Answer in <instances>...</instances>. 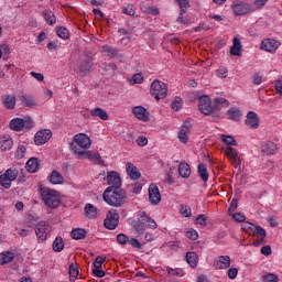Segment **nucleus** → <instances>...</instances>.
Wrapping results in <instances>:
<instances>
[{
	"label": "nucleus",
	"instance_id": "1",
	"mask_svg": "<svg viewBox=\"0 0 282 282\" xmlns=\"http://www.w3.org/2000/svg\"><path fill=\"white\" fill-rule=\"evenodd\" d=\"M102 199L109 206H113L115 208H120L127 202V192L122 188L112 189L111 187H107L104 191Z\"/></svg>",
	"mask_w": 282,
	"mask_h": 282
},
{
	"label": "nucleus",
	"instance_id": "2",
	"mask_svg": "<svg viewBox=\"0 0 282 282\" xmlns=\"http://www.w3.org/2000/svg\"><path fill=\"white\" fill-rule=\"evenodd\" d=\"M41 197L48 208H58L61 206V196L54 189L41 188Z\"/></svg>",
	"mask_w": 282,
	"mask_h": 282
},
{
	"label": "nucleus",
	"instance_id": "3",
	"mask_svg": "<svg viewBox=\"0 0 282 282\" xmlns=\"http://www.w3.org/2000/svg\"><path fill=\"white\" fill-rule=\"evenodd\" d=\"M150 93L155 98V100H163V98H166L169 94V88L164 82L155 79L151 84Z\"/></svg>",
	"mask_w": 282,
	"mask_h": 282
},
{
	"label": "nucleus",
	"instance_id": "4",
	"mask_svg": "<svg viewBox=\"0 0 282 282\" xmlns=\"http://www.w3.org/2000/svg\"><path fill=\"white\" fill-rule=\"evenodd\" d=\"M34 127V121L30 117H25L24 119L14 118L10 121V129L12 131H30Z\"/></svg>",
	"mask_w": 282,
	"mask_h": 282
},
{
	"label": "nucleus",
	"instance_id": "5",
	"mask_svg": "<svg viewBox=\"0 0 282 282\" xmlns=\"http://www.w3.org/2000/svg\"><path fill=\"white\" fill-rule=\"evenodd\" d=\"M198 109L204 116H210V113H215L218 110V107L210 105V97L208 95H203L198 98Z\"/></svg>",
	"mask_w": 282,
	"mask_h": 282
},
{
	"label": "nucleus",
	"instance_id": "6",
	"mask_svg": "<svg viewBox=\"0 0 282 282\" xmlns=\"http://www.w3.org/2000/svg\"><path fill=\"white\" fill-rule=\"evenodd\" d=\"M69 149L74 155L78 158V160H98L100 162V153H93L91 151H80L78 147L75 144H70Z\"/></svg>",
	"mask_w": 282,
	"mask_h": 282
},
{
	"label": "nucleus",
	"instance_id": "7",
	"mask_svg": "<svg viewBox=\"0 0 282 282\" xmlns=\"http://www.w3.org/2000/svg\"><path fill=\"white\" fill-rule=\"evenodd\" d=\"M73 140L74 143H69V147L74 144L78 151H87L91 147V139L85 133L76 134Z\"/></svg>",
	"mask_w": 282,
	"mask_h": 282
},
{
	"label": "nucleus",
	"instance_id": "8",
	"mask_svg": "<svg viewBox=\"0 0 282 282\" xmlns=\"http://www.w3.org/2000/svg\"><path fill=\"white\" fill-rule=\"evenodd\" d=\"M120 224V214L116 210H110L106 215V219L104 220V226L108 230H116L118 225Z\"/></svg>",
	"mask_w": 282,
	"mask_h": 282
},
{
	"label": "nucleus",
	"instance_id": "9",
	"mask_svg": "<svg viewBox=\"0 0 282 282\" xmlns=\"http://www.w3.org/2000/svg\"><path fill=\"white\" fill-rule=\"evenodd\" d=\"M108 188L118 189L122 186V180L120 178V174L116 171L108 172L106 177Z\"/></svg>",
	"mask_w": 282,
	"mask_h": 282
},
{
	"label": "nucleus",
	"instance_id": "10",
	"mask_svg": "<svg viewBox=\"0 0 282 282\" xmlns=\"http://www.w3.org/2000/svg\"><path fill=\"white\" fill-rule=\"evenodd\" d=\"M51 138H52V130L50 129L40 130L34 135V142L36 147H41L43 144H46V142H50Z\"/></svg>",
	"mask_w": 282,
	"mask_h": 282
},
{
	"label": "nucleus",
	"instance_id": "11",
	"mask_svg": "<svg viewBox=\"0 0 282 282\" xmlns=\"http://www.w3.org/2000/svg\"><path fill=\"white\" fill-rule=\"evenodd\" d=\"M149 202L152 206H158L160 202H162V194L160 193V188L155 184H151L149 186Z\"/></svg>",
	"mask_w": 282,
	"mask_h": 282
},
{
	"label": "nucleus",
	"instance_id": "12",
	"mask_svg": "<svg viewBox=\"0 0 282 282\" xmlns=\"http://www.w3.org/2000/svg\"><path fill=\"white\" fill-rule=\"evenodd\" d=\"M281 46V42L274 40V39H267L263 40L261 43V50H264L265 52H270V54H274L276 50Z\"/></svg>",
	"mask_w": 282,
	"mask_h": 282
},
{
	"label": "nucleus",
	"instance_id": "13",
	"mask_svg": "<svg viewBox=\"0 0 282 282\" xmlns=\"http://www.w3.org/2000/svg\"><path fill=\"white\" fill-rule=\"evenodd\" d=\"M132 113L141 122H149L151 120L149 110L142 106H135L132 108Z\"/></svg>",
	"mask_w": 282,
	"mask_h": 282
},
{
	"label": "nucleus",
	"instance_id": "14",
	"mask_svg": "<svg viewBox=\"0 0 282 282\" xmlns=\"http://www.w3.org/2000/svg\"><path fill=\"white\" fill-rule=\"evenodd\" d=\"M47 230H50V224L47 221H41L35 226V235L41 241L47 239Z\"/></svg>",
	"mask_w": 282,
	"mask_h": 282
},
{
	"label": "nucleus",
	"instance_id": "15",
	"mask_svg": "<svg viewBox=\"0 0 282 282\" xmlns=\"http://www.w3.org/2000/svg\"><path fill=\"white\" fill-rule=\"evenodd\" d=\"M232 10L236 17H243V14H248V12H250L252 9L247 2L237 1L235 4H232Z\"/></svg>",
	"mask_w": 282,
	"mask_h": 282
},
{
	"label": "nucleus",
	"instance_id": "16",
	"mask_svg": "<svg viewBox=\"0 0 282 282\" xmlns=\"http://www.w3.org/2000/svg\"><path fill=\"white\" fill-rule=\"evenodd\" d=\"M242 230L243 232H249V230H253L256 235H259L260 237H267L268 235V232H265V229H263L261 226H256L250 221H245L242 224Z\"/></svg>",
	"mask_w": 282,
	"mask_h": 282
},
{
	"label": "nucleus",
	"instance_id": "17",
	"mask_svg": "<svg viewBox=\"0 0 282 282\" xmlns=\"http://www.w3.org/2000/svg\"><path fill=\"white\" fill-rule=\"evenodd\" d=\"M225 154L230 160L232 166H239L241 164V160H239V154L237 153V150L232 147H227L225 149Z\"/></svg>",
	"mask_w": 282,
	"mask_h": 282
},
{
	"label": "nucleus",
	"instance_id": "18",
	"mask_svg": "<svg viewBox=\"0 0 282 282\" xmlns=\"http://www.w3.org/2000/svg\"><path fill=\"white\" fill-rule=\"evenodd\" d=\"M245 124L249 127V129H259V115H257L254 111H249L247 113Z\"/></svg>",
	"mask_w": 282,
	"mask_h": 282
},
{
	"label": "nucleus",
	"instance_id": "19",
	"mask_svg": "<svg viewBox=\"0 0 282 282\" xmlns=\"http://www.w3.org/2000/svg\"><path fill=\"white\" fill-rule=\"evenodd\" d=\"M214 265L217 270H227L230 268V256H219L218 260L214 261Z\"/></svg>",
	"mask_w": 282,
	"mask_h": 282
},
{
	"label": "nucleus",
	"instance_id": "20",
	"mask_svg": "<svg viewBox=\"0 0 282 282\" xmlns=\"http://www.w3.org/2000/svg\"><path fill=\"white\" fill-rule=\"evenodd\" d=\"M1 98L6 109H14V107H17V97L12 95H3Z\"/></svg>",
	"mask_w": 282,
	"mask_h": 282
},
{
	"label": "nucleus",
	"instance_id": "21",
	"mask_svg": "<svg viewBox=\"0 0 282 282\" xmlns=\"http://www.w3.org/2000/svg\"><path fill=\"white\" fill-rule=\"evenodd\" d=\"M84 213L87 219H96V217L98 216V208H96V206H94L93 204L88 203L84 207Z\"/></svg>",
	"mask_w": 282,
	"mask_h": 282
},
{
	"label": "nucleus",
	"instance_id": "22",
	"mask_svg": "<svg viewBox=\"0 0 282 282\" xmlns=\"http://www.w3.org/2000/svg\"><path fill=\"white\" fill-rule=\"evenodd\" d=\"M126 171L129 177H131L132 180H140V177L142 176V174H140V172L138 171V167L132 163H127Z\"/></svg>",
	"mask_w": 282,
	"mask_h": 282
},
{
	"label": "nucleus",
	"instance_id": "23",
	"mask_svg": "<svg viewBox=\"0 0 282 282\" xmlns=\"http://www.w3.org/2000/svg\"><path fill=\"white\" fill-rule=\"evenodd\" d=\"M261 152L265 153L267 155H274L276 153V144L272 141H267L261 147Z\"/></svg>",
	"mask_w": 282,
	"mask_h": 282
},
{
	"label": "nucleus",
	"instance_id": "24",
	"mask_svg": "<svg viewBox=\"0 0 282 282\" xmlns=\"http://www.w3.org/2000/svg\"><path fill=\"white\" fill-rule=\"evenodd\" d=\"M90 116H93V118H99L100 120H109V113L100 107L90 110Z\"/></svg>",
	"mask_w": 282,
	"mask_h": 282
},
{
	"label": "nucleus",
	"instance_id": "25",
	"mask_svg": "<svg viewBox=\"0 0 282 282\" xmlns=\"http://www.w3.org/2000/svg\"><path fill=\"white\" fill-rule=\"evenodd\" d=\"M12 144H14V141H12V138H10V135H3L0 139L1 151H10V149H12Z\"/></svg>",
	"mask_w": 282,
	"mask_h": 282
},
{
	"label": "nucleus",
	"instance_id": "26",
	"mask_svg": "<svg viewBox=\"0 0 282 282\" xmlns=\"http://www.w3.org/2000/svg\"><path fill=\"white\" fill-rule=\"evenodd\" d=\"M185 259L191 268H197V264L199 263V256H197L195 252H187Z\"/></svg>",
	"mask_w": 282,
	"mask_h": 282
},
{
	"label": "nucleus",
	"instance_id": "27",
	"mask_svg": "<svg viewBox=\"0 0 282 282\" xmlns=\"http://www.w3.org/2000/svg\"><path fill=\"white\" fill-rule=\"evenodd\" d=\"M178 174L185 180L191 177V165L186 162H181L178 165Z\"/></svg>",
	"mask_w": 282,
	"mask_h": 282
},
{
	"label": "nucleus",
	"instance_id": "28",
	"mask_svg": "<svg viewBox=\"0 0 282 282\" xmlns=\"http://www.w3.org/2000/svg\"><path fill=\"white\" fill-rule=\"evenodd\" d=\"M231 56H241V40L239 37L234 39V44L230 47Z\"/></svg>",
	"mask_w": 282,
	"mask_h": 282
},
{
	"label": "nucleus",
	"instance_id": "29",
	"mask_svg": "<svg viewBox=\"0 0 282 282\" xmlns=\"http://www.w3.org/2000/svg\"><path fill=\"white\" fill-rule=\"evenodd\" d=\"M14 261V252L6 251L0 253V265H6Z\"/></svg>",
	"mask_w": 282,
	"mask_h": 282
},
{
	"label": "nucleus",
	"instance_id": "30",
	"mask_svg": "<svg viewBox=\"0 0 282 282\" xmlns=\"http://www.w3.org/2000/svg\"><path fill=\"white\" fill-rule=\"evenodd\" d=\"M72 239H75V241H78L80 239H85L87 237V230L83 228H76L70 231Z\"/></svg>",
	"mask_w": 282,
	"mask_h": 282
},
{
	"label": "nucleus",
	"instance_id": "31",
	"mask_svg": "<svg viewBox=\"0 0 282 282\" xmlns=\"http://www.w3.org/2000/svg\"><path fill=\"white\" fill-rule=\"evenodd\" d=\"M25 169H26L28 173H36V171H39V159L31 158L26 162Z\"/></svg>",
	"mask_w": 282,
	"mask_h": 282
},
{
	"label": "nucleus",
	"instance_id": "32",
	"mask_svg": "<svg viewBox=\"0 0 282 282\" xmlns=\"http://www.w3.org/2000/svg\"><path fill=\"white\" fill-rule=\"evenodd\" d=\"M227 116H228L229 120L239 122L241 120V110L232 107L227 111Z\"/></svg>",
	"mask_w": 282,
	"mask_h": 282
},
{
	"label": "nucleus",
	"instance_id": "33",
	"mask_svg": "<svg viewBox=\"0 0 282 282\" xmlns=\"http://www.w3.org/2000/svg\"><path fill=\"white\" fill-rule=\"evenodd\" d=\"M21 102L25 105V107H30L31 109H34L36 107V100H34V97L31 95H22L20 96Z\"/></svg>",
	"mask_w": 282,
	"mask_h": 282
},
{
	"label": "nucleus",
	"instance_id": "34",
	"mask_svg": "<svg viewBox=\"0 0 282 282\" xmlns=\"http://www.w3.org/2000/svg\"><path fill=\"white\" fill-rule=\"evenodd\" d=\"M64 248H65V241L63 240V237L57 236L53 241L54 252H63Z\"/></svg>",
	"mask_w": 282,
	"mask_h": 282
},
{
	"label": "nucleus",
	"instance_id": "35",
	"mask_svg": "<svg viewBox=\"0 0 282 282\" xmlns=\"http://www.w3.org/2000/svg\"><path fill=\"white\" fill-rule=\"evenodd\" d=\"M78 69H79V74L85 76L87 74V72H89L91 69V58L83 61L79 64Z\"/></svg>",
	"mask_w": 282,
	"mask_h": 282
},
{
	"label": "nucleus",
	"instance_id": "36",
	"mask_svg": "<svg viewBox=\"0 0 282 282\" xmlns=\"http://www.w3.org/2000/svg\"><path fill=\"white\" fill-rule=\"evenodd\" d=\"M48 182L51 184H63V175L58 171L54 170L48 176Z\"/></svg>",
	"mask_w": 282,
	"mask_h": 282
},
{
	"label": "nucleus",
	"instance_id": "37",
	"mask_svg": "<svg viewBox=\"0 0 282 282\" xmlns=\"http://www.w3.org/2000/svg\"><path fill=\"white\" fill-rule=\"evenodd\" d=\"M197 174L200 176V178L203 180V182H208V170L206 169V164L200 163L197 166Z\"/></svg>",
	"mask_w": 282,
	"mask_h": 282
},
{
	"label": "nucleus",
	"instance_id": "38",
	"mask_svg": "<svg viewBox=\"0 0 282 282\" xmlns=\"http://www.w3.org/2000/svg\"><path fill=\"white\" fill-rule=\"evenodd\" d=\"M68 274H69V281H76L78 279V274H80V271H78V267L76 264L70 263L68 267Z\"/></svg>",
	"mask_w": 282,
	"mask_h": 282
},
{
	"label": "nucleus",
	"instance_id": "39",
	"mask_svg": "<svg viewBox=\"0 0 282 282\" xmlns=\"http://www.w3.org/2000/svg\"><path fill=\"white\" fill-rule=\"evenodd\" d=\"M42 14L48 25H54V23H56V15H54V12H52L51 10H44Z\"/></svg>",
	"mask_w": 282,
	"mask_h": 282
},
{
	"label": "nucleus",
	"instance_id": "40",
	"mask_svg": "<svg viewBox=\"0 0 282 282\" xmlns=\"http://www.w3.org/2000/svg\"><path fill=\"white\" fill-rule=\"evenodd\" d=\"M181 9V14H186V10L191 7V2L188 0H175Z\"/></svg>",
	"mask_w": 282,
	"mask_h": 282
},
{
	"label": "nucleus",
	"instance_id": "41",
	"mask_svg": "<svg viewBox=\"0 0 282 282\" xmlns=\"http://www.w3.org/2000/svg\"><path fill=\"white\" fill-rule=\"evenodd\" d=\"M221 140H223V142H225V144H227L228 147H237V140H235V138H234L232 135L223 134V135H221Z\"/></svg>",
	"mask_w": 282,
	"mask_h": 282
},
{
	"label": "nucleus",
	"instance_id": "42",
	"mask_svg": "<svg viewBox=\"0 0 282 282\" xmlns=\"http://www.w3.org/2000/svg\"><path fill=\"white\" fill-rule=\"evenodd\" d=\"M56 32H57V36H59V39H64V40L69 39V30H67V28L58 26Z\"/></svg>",
	"mask_w": 282,
	"mask_h": 282
},
{
	"label": "nucleus",
	"instance_id": "43",
	"mask_svg": "<svg viewBox=\"0 0 282 282\" xmlns=\"http://www.w3.org/2000/svg\"><path fill=\"white\" fill-rule=\"evenodd\" d=\"M133 228L138 235H144V230L147 229V225L144 223H140L139 220L134 223Z\"/></svg>",
	"mask_w": 282,
	"mask_h": 282
},
{
	"label": "nucleus",
	"instance_id": "44",
	"mask_svg": "<svg viewBox=\"0 0 282 282\" xmlns=\"http://www.w3.org/2000/svg\"><path fill=\"white\" fill-rule=\"evenodd\" d=\"M184 106V100H182V97H176L175 100L172 101V109L174 111H180L182 107Z\"/></svg>",
	"mask_w": 282,
	"mask_h": 282
},
{
	"label": "nucleus",
	"instance_id": "45",
	"mask_svg": "<svg viewBox=\"0 0 282 282\" xmlns=\"http://www.w3.org/2000/svg\"><path fill=\"white\" fill-rule=\"evenodd\" d=\"M0 184L3 188H10L12 186V180H10L6 174L0 175Z\"/></svg>",
	"mask_w": 282,
	"mask_h": 282
},
{
	"label": "nucleus",
	"instance_id": "46",
	"mask_svg": "<svg viewBox=\"0 0 282 282\" xmlns=\"http://www.w3.org/2000/svg\"><path fill=\"white\" fill-rule=\"evenodd\" d=\"M262 281L263 282H279V275L274 273H267L262 275Z\"/></svg>",
	"mask_w": 282,
	"mask_h": 282
},
{
	"label": "nucleus",
	"instance_id": "47",
	"mask_svg": "<svg viewBox=\"0 0 282 282\" xmlns=\"http://www.w3.org/2000/svg\"><path fill=\"white\" fill-rule=\"evenodd\" d=\"M180 214L183 217H191L193 215V212L188 205H181Z\"/></svg>",
	"mask_w": 282,
	"mask_h": 282
},
{
	"label": "nucleus",
	"instance_id": "48",
	"mask_svg": "<svg viewBox=\"0 0 282 282\" xmlns=\"http://www.w3.org/2000/svg\"><path fill=\"white\" fill-rule=\"evenodd\" d=\"M19 176V171L9 169L4 172V177H9L11 182H14L17 177Z\"/></svg>",
	"mask_w": 282,
	"mask_h": 282
},
{
	"label": "nucleus",
	"instance_id": "49",
	"mask_svg": "<svg viewBox=\"0 0 282 282\" xmlns=\"http://www.w3.org/2000/svg\"><path fill=\"white\" fill-rule=\"evenodd\" d=\"M104 52L107 54V56H110L111 58L118 56V50L113 48V46L104 47Z\"/></svg>",
	"mask_w": 282,
	"mask_h": 282
},
{
	"label": "nucleus",
	"instance_id": "50",
	"mask_svg": "<svg viewBox=\"0 0 282 282\" xmlns=\"http://www.w3.org/2000/svg\"><path fill=\"white\" fill-rule=\"evenodd\" d=\"M25 151H28L25 145H19L15 151V158H18V160L25 158Z\"/></svg>",
	"mask_w": 282,
	"mask_h": 282
},
{
	"label": "nucleus",
	"instance_id": "51",
	"mask_svg": "<svg viewBox=\"0 0 282 282\" xmlns=\"http://www.w3.org/2000/svg\"><path fill=\"white\" fill-rule=\"evenodd\" d=\"M186 237L192 241H197V239L199 238V234H197V230L195 229H189L188 231H186Z\"/></svg>",
	"mask_w": 282,
	"mask_h": 282
},
{
	"label": "nucleus",
	"instance_id": "52",
	"mask_svg": "<svg viewBox=\"0 0 282 282\" xmlns=\"http://www.w3.org/2000/svg\"><path fill=\"white\" fill-rule=\"evenodd\" d=\"M106 261V258H102L98 256L95 261H94V270H101L102 269V263Z\"/></svg>",
	"mask_w": 282,
	"mask_h": 282
},
{
	"label": "nucleus",
	"instance_id": "53",
	"mask_svg": "<svg viewBox=\"0 0 282 282\" xmlns=\"http://www.w3.org/2000/svg\"><path fill=\"white\" fill-rule=\"evenodd\" d=\"M117 241L121 246H127V243H129V236H127L124 234H119V235H117Z\"/></svg>",
	"mask_w": 282,
	"mask_h": 282
},
{
	"label": "nucleus",
	"instance_id": "54",
	"mask_svg": "<svg viewBox=\"0 0 282 282\" xmlns=\"http://www.w3.org/2000/svg\"><path fill=\"white\" fill-rule=\"evenodd\" d=\"M224 104H226L227 107H230V101L224 97L215 98L213 101L214 107H219L218 105H224Z\"/></svg>",
	"mask_w": 282,
	"mask_h": 282
},
{
	"label": "nucleus",
	"instance_id": "55",
	"mask_svg": "<svg viewBox=\"0 0 282 282\" xmlns=\"http://www.w3.org/2000/svg\"><path fill=\"white\" fill-rule=\"evenodd\" d=\"M144 80V77H142V74L137 73L132 76V79H130L132 85H140Z\"/></svg>",
	"mask_w": 282,
	"mask_h": 282
},
{
	"label": "nucleus",
	"instance_id": "56",
	"mask_svg": "<svg viewBox=\"0 0 282 282\" xmlns=\"http://www.w3.org/2000/svg\"><path fill=\"white\" fill-rule=\"evenodd\" d=\"M191 121H184L183 122V124H182V127H181V130H180V132L181 133H191Z\"/></svg>",
	"mask_w": 282,
	"mask_h": 282
},
{
	"label": "nucleus",
	"instance_id": "57",
	"mask_svg": "<svg viewBox=\"0 0 282 282\" xmlns=\"http://www.w3.org/2000/svg\"><path fill=\"white\" fill-rule=\"evenodd\" d=\"M128 243L132 246L133 248H137L138 250H142V243H140V240L137 238H131Z\"/></svg>",
	"mask_w": 282,
	"mask_h": 282
},
{
	"label": "nucleus",
	"instance_id": "58",
	"mask_svg": "<svg viewBox=\"0 0 282 282\" xmlns=\"http://www.w3.org/2000/svg\"><path fill=\"white\" fill-rule=\"evenodd\" d=\"M122 12H123V14H128V17H134L135 8H133V6L130 4V6L126 7Z\"/></svg>",
	"mask_w": 282,
	"mask_h": 282
},
{
	"label": "nucleus",
	"instance_id": "59",
	"mask_svg": "<svg viewBox=\"0 0 282 282\" xmlns=\"http://www.w3.org/2000/svg\"><path fill=\"white\" fill-rule=\"evenodd\" d=\"M239 274V270L237 268H230L228 271H227V276L229 279H237V275Z\"/></svg>",
	"mask_w": 282,
	"mask_h": 282
},
{
	"label": "nucleus",
	"instance_id": "60",
	"mask_svg": "<svg viewBox=\"0 0 282 282\" xmlns=\"http://www.w3.org/2000/svg\"><path fill=\"white\" fill-rule=\"evenodd\" d=\"M145 12L148 14H152V17H158L160 14V10H158L156 7L152 6V7H147Z\"/></svg>",
	"mask_w": 282,
	"mask_h": 282
},
{
	"label": "nucleus",
	"instance_id": "61",
	"mask_svg": "<svg viewBox=\"0 0 282 282\" xmlns=\"http://www.w3.org/2000/svg\"><path fill=\"white\" fill-rule=\"evenodd\" d=\"M260 252L264 257H270V254H272V247H270V245H265L261 248Z\"/></svg>",
	"mask_w": 282,
	"mask_h": 282
},
{
	"label": "nucleus",
	"instance_id": "62",
	"mask_svg": "<svg viewBox=\"0 0 282 282\" xmlns=\"http://www.w3.org/2000/svg\"><path fill=\"white\" fill-rule=\"evenodd\" d=\"M231 216L235 219V221H238V224L246 221V216L241 213L231 214Z\"/></svg>",
	"mask_w": 282,
	"mask_h": 282
},
{
	"label": "nucleus",
	"instance_id": "63",
	"mask_svg": "<svg viewBox=\"0 0 282 282\" xmlns=\"http://www.w3.org/2000/svg\"><path fill=\"white\" fill-rule=\"evenodd\" d=\"M137 144L139 147H147L149 144V139H147V137L141 135L137 139Z\"/></svg>",
	"mask_w": 282,
	"mask_h": 282
},
{
	"label": "nucleus",
	"instance_id": "64",
	"mask_svg": "<svg viewBox=\"0 0 282 282\" xmlns=\"http://www.w3.org/2000/svg\"><path fill=\"white\" fill-rule=\"evenodd\" d=\"M196 224L199 226H206V215L202 214L196 218Z\"/></svg>",
	"mask_w": 282,
	"mask_h": 282
}]
</instances>
